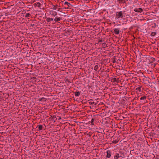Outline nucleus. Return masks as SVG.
I'll return each mask as SVG.
<instances>
[{
	"label": "nucleus",
	"mask_w": 159,
	"mask_h": 159,
	"mask_svg": "<svg viewBox=\"0 0 159 159\" xmlns=\"http://www.w3.org/2000/svg\"><path fill=\"white\" fill-rule=\"evenodd\" d=\"M124 15L122 11H117L116 12V16L118 18H122Z\"/></svg>",
	"instance_id": "1"
},
{
	"label": "nucleus",
	"mask_w": 159,
	"mask_h": 159,
	"mask_svg": "<svg viewBox=\"0 0 159 159\" xmlns=\"http://www.w3.org/2000/svg\"><path fill=\"white\" fill-rule=\"evenodd\" d=\"M50 14L51 16L54 17L57 15V12L56 11L52 10L50 11Z\"/></svg>",
	"instance_id": "2"
},
{
	"label": "nucleus",
	"mask_w": 159,
	"mask_h": 159,
	"mask_svg": "<svg viewBox=\"0 0 159 159\" xmlns=\"http://www.w3.org/2000/svg\"><path fill=\"white\" fill-rule=\"evenodd\" d=\"M134 11L137 12H141L143 11V10L141 8H134Z\"/></svg>",
	"instance_id": "3"
},
{
	"label": "nucleus",
	"mask_w": 159,
	"mask_h": 159,
	"mask_svg": "<svg viewBox=\"0 0 159 159\" xmlns=\"http://www.w3.org/2000/svg\"><path fill=\"white\" fill-rule=\"evenodd\" d=\"M107 156H106L108 158H110L111 156V151L109 150H108L107 151Z\"/></svg>",
	"instance_id": "4"
},
{
	"label": "nucleus",
	"mask_w": 159,
	"mask_h": 159,
	"mask_svg": "<svg viewBox=\"0 0 159 159\" xmlns=\"http://www.w3.org/2000/svg\"><path fill=\"white\" fill-rule=\"evenodd\" d=\"M114 31L116 34H118L119 33L120 29L118 28H115L114 29Z\"/></svg>",
	"instance_id": "5"
},
{
	"label": "nucleus",
	"mask_w": 159,
	"mask_h": 159,
	"mask_svg": "<svg viewBox=\"0 0 159 159\" xmlns=\"http://www.w3.org/2000/svg\"><path fill=\"white\" fill-rule=\"evenodd\" d=\"M120 157L119 154L118 153H116L114 156V159H118Z\"/></svg>",
	"instance_id": "6"
},
{
	"label": "nucleus",
	"mask_w": 159,
	"mask_h": 159,
	"mask_svg": "<svg viewBox=\"0 0 159 159\" xmlns=\"http://www.w3.org/2000/svg\"><path fill=\"white\" fill-rule=\"evenodd\" d=\"M61 20V18L60 17L56 16L54 19V20L55 22L59 21Z\"/></svg>",
	"instance_id": "7"
},
{
	"label": "nucleus",
	"mask_w": 159,
	"mask_h": 159,
	"mask_svg": "<svg viewBox=\"0 0 159 159\" xmlns=\"http://www.w3.org/2000/svg\"><path fill=\"white\" fill-rule=\"evenodd\" d=\"M127 0H117L118 2L119 3H124L126 2Z\"/></svg>",
	"instance_id": "8"
},
{
	"label": "nucleus",
	"mask_w": 159,
	"mask_h": 159,
	"mask_svg": "<svg viewBox=\"0 0 159 159\" xmlns=\"http://www.w3.org/2000/svg\"><path fill=\"white\" fill-rule=\"evenodd\" d=\"M34 4L37 7H39V8H40V7H41V4L39 2H37L36 3H35Z\"/></svg>",
	"instance_id": "9"
},
{
	"label": "nucleus",
	"mask_w": 159,
	"mask_h": 159,
	"mask_svg": "<svg viewBox=\"0 0 159 159\" xmlns=\"http://www.w3.org/2000/svg\"><path fill=\"white\" fill-rule=\"evenodd\" d=\"M43 127L42 125H38L37 127V128H38L39 130L40 131L42 130Z\"/></svg>",
	"instance_id": "10"
},
{
	"label": "nucleus",
	"mask_w": 159,
	"mask_h": 159,
	"mask_svg": "<svg viewBox=\"0 0 159 159\" xmlns=\"http://www.w3.org/2000/svg\"><path fill=\"white\" fill-rule=\"evenodd\" d=\"M80 93L79 92H76L75 93V96H79L80 95Z\"/></svg>",
	"instance_id": "11"
},
{
	"label": "nucleus",
	"mask_w": 159,
	"mask_h": 159,
	"mask_svg": "<svg viewBox=\"0 0 159 159\" xmlns=\"http://www.w3.org/2000/svg\"><path fill=\"white\" fill-rule=\"evenodd\" d=\"M53 20V18H47V20L48 22H49L50 21Z\"/></svg>",
	"instance_id": "12"
},
{
	"label": "nucleus",
	"mask_w": 159,
	"mask_h": 159,
	"mask_svg": "<svg viewBox=\"0 0 159 159\" xmlns=\"http://www.w3.org/2000/svg\"><path fill=\"white\" fill-rule=\"evenodd\" d=\"M52 9H53L54 10H57V7L56 6H55L54 5H52Z\"/></svg>",
	"instance_id": "13"
},
{
	"label": "nucleus",
	"mask_w": 159,
	"mask_h": 159,
	"mask_svg": "<svg viewBox=\"0 0 159 159\" xmlns=\"http://www.w3.org/2000/svg\"><path fill=\"white\" fill-rule=\"evenodd\" d=\"M98 65H96L94 67V70L96 71H97L98 69Z\"/></svg>",
	"instance_id": "14"
},
{
	"label": "nucleus",
	"mask_w": 159,
	"mask_h": 159,
	"mask_svg": "<svg viewBox=\"0 0 159 159\" xmlns=\"http://www.w3.org/2000/svg\"><path fill=\"white\" fill-rule=\"evenodd\" d=\"M64 5H67L69 7L70 5V4L67 2H64Z\"/></svg>",
	"instance_id": "15"
},
{
	"label": "nucleus",
	"mask_w": 159,
	"mask_h": 159,
	"mask_svg": "<svg viewBox=\"0 0 159 159\" xmlns=\"http://www.w3.org/2000/svg\"><path fill=\"white\" fill-rule=\"evenodd\" d=\"M30 14L29 13H27L25 16V17L26 18H28L30 16Z\"/></svg>",
	"instance_id": "16"
},
{
	"label": "nucleus",
	"mask_w": 159,
	"mask_h": 159,
	"mask_svg": "<svg viewBox=\"0 0 159 159\" xmlns=\"http://www.w3.org/2000/svg\"><path fill=\"white\" fill-rule=\"evenodd\" d=\"M146 96H144L143 97H141L140 98V100H144L146 98Z\"/></svg>",
	"instance_id": "17"
},
{
	"label": "nucleus",
	"mask_w": 159,
	"mask_h": 159,
	"mask_svg": "<svg viewBox=\"0 0 159 159\" xmlns=\"http://www.w3.org/2000/svg\"><path fill=\"white\" fill-rule=\"evenodd\" d=\"M95 120V119H94V118H92L91 120V121H90V123L92 125H94V124H93V122H94V120Z\"/></svg>",
	"instance_id": "18"
},
{
	"label": "nucleus",
	"mask_w": 159,
	"mask_h": 159,
	"mask_svg": "<svg viewBox=\"0 0 159 159\" xmlns=\"http://www.w3.org/2000/svg\"><path fill=\"white\" fill-rule=\"evenodd\" d=\"M107 46V45L105 43H103L102 45V47L103 48H105Z\"/></svg>",
	"instance_id": "19"
},
{
	"label": "nucleus",
	"mask_w": 159,
	"mask_h": 159,
	"mask_svg": "<svg viewBox=\"0 0 159 159\" xmlns=\"http://www.w3.org/2000/svg\"><path fill=\"white\" fill-rule=\"evenodd\" d=\"M156 34L155 32H153L151 33V35L152 36H154Z\"/></svg>",
	"instance_id": "20"
},
{
	"label": "nucleus",
	"mask_w": 159,
	"mask_h": 159,
	"mask_svg": "<svg viewBox=\"0 0 159 159\" xmlns=\"http://www.w3.org/2000/svg\"><path fill=\"white\" fill-rule=\"evenodd\" d=\"M118 142V140H113V141H112V143H114L115 144H116V143H117Z\"/></svg>",
	"instance_id": "21"
},
{
	"label": "nucleus",
	"mask_w": 159,
	"mask_h": 159,
	"mask_svg": "<svg viewBox=\"0 0 159 159\" xmlns=\"http://www.w3.org/2000/svg\"><path fill=\"white\" fill-rule=\"evenodd\" d=\"M136 89L139 90V92H141V88L140 87H139L138 88H137Z\"/></svg>",
	"instance_id": "22"
},
{
	"label": "nucleus",
	"mask_w": 159,
	"mask_h": 159,
	"mask_svg": "<svg viewBox=\"0 0 159 159\" xmlns=\"http://www.w3.org/2000/svg\"><path fill=\"white\" fill-rule=\"evenodd\" d=\"M158 128H159V125L158 126Z\"/></svg>",
	"instance_id": "23"
}]
</instances>
